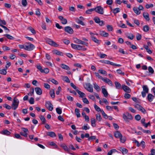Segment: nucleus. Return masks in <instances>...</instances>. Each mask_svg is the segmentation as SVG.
<instances>
[{"label": "nucleus", "mask_w": 155, "mask_h": 155, "mask_svg": "<svg viewBox=\"0 0 155 155\" xmlns=\"http://www.w3.org/2000/svg\"><path fill=\"white\" fill-rule=\"evenodd\" d=\"M123 117L124 120L126 122H129V120H132L133 117L128 112L123 114Z\"/></svg>", "instance_id": "nucleus-1"}, {"label": "nucleus", "mask_w": 155, "mask_h": 155, "mask_svg": "<svg viewBox=\"0 0 155 155\" xmlns=\"http://www.w3.org/2000/svg\"><path fill=\"white\" fill-rule=\"evenodd\" d=\"M19 103V101L17 98L15 97L13 99L12 105V108L13 110H15L18 107Z\"/></svg>", "instance_id": "nucleus-2"}, {"label": "nucleus", "mask_w": 155, "mask_h": 155, "mask_svg": "<svg viewBox=\"0 0 155 155\" xmlns=\"http://www.w3.org/2000/svg\"><path fill=\"white\" fill-rule=\"evenodd\" d=\"M143 91L141 92V94L143 97H144L146 95V94L148 93L149 88H148L147 86L145 85H143L142 87Z\"/></svg>", "instance_id": "nucleus-3"}, {"label": "nucleus", "mask_w": 155, "mask_h": 155, "mask_svg": "<svg viewBox=\"0 0 155 155\" xmlns=\"http://www.w3.org/2000/svg\"><path fill=\"white\" fill-rule=\"evenodd\" d=\"M74 41V42L79 44H81L82 45H84L86 46H88V43L87 42L83 41L80 39H79L77 38H74L73 39Z\"/></svg>", "instance_id": "nucleus-4"}, {"label": "nucleus", "mask_w": 155, "mask_h": 155, "mask_svg": "<svg viewBox=\"0 0 155 155\" xmlns=\"http://www.w3.org/2000/svg\"><path fill=\"white\" fill-rule=\"evenodd\" d=\"M94 11L100 14H103L104 13V9L101 6H97L96 7L94 8Z\"/></svg>", "instance_id": "nucleus-5"}, {"label": "nucleus", "mask_w": 155, "mask_h": 155, "mask_svg": "<svg viewBox=\"0 0 155 155\" xmlns=\"http://www.w3.org/2000/svg\"><path fill=\"white\" fill-rule=\"evenodd\" d=\"M35 48L34 45L30 43H28L25 45V49L28 51H31Z\"/></svg>", "instance_id": "nucleus-6"}, {"label": "nucleus", "mask_w": 155, "mask_h": 155, "mask_svg": "<svg viewBox=\"0 0 155 155\" xmlns=\"http://www.w3.org/2000/svg\"><path fill=\"white\" fill-rule=\"evenodd\" d=\"M84 87L88 91L92 92L93 91V87L90 83H87L84 85Z\"/></svg>", "instance_id": "nucleus-7"}, {"label": "nucleus", "mask_w": 155, "mask_h": 155, "mask_svg": "<svg viewBox=\"0 0 155 155\" xmlns=\"http://www.w3.org/2000/svg\"><path fill=\"white\" fill-rule=\"evenodd\" d=\"M45 106L50 111H52L53 109V105L49 101H47L45 103Z\"/></svg>", "instance_id": "nucleus-8"}, {"label": "nucleus", "mask_w": 155, "mask_h": 155, "mask_svg": "<svg viewBox=\"0 0 155 155\" xmlns=\"http://www.w3.org/2000/svg\"><path fill=\"white\" fill-rule=\"evenodd\" d=\"M104 82L108 84V85H110V86H113V84L112 81L108 78H104L103 77L101 79Z\"/></svg>", "instance_id": "nucleus-9"}, {"label": "nucleus", "mask_w": 155, "mask_h": 155, "mask_svg": "<svg viewBox=\"0 0 155 155\" xmlns=\"http://www.w3.org/2000/svg\"><path fill=\"white\" fill-rule=\"evenodd\" d=\"M71 47L74 49L78 50H81L82 49L83 46L78 45H76L73 44H71Z\"/></svg>", "instance_id": "nucleus-10"}, {"label": "nucleus", "mask_w": 155, "mask_h": 155, "mask_svg": "<svg viewBox=\"0 0 155 155\" xmlns=\"http://www.w3.org/2000/svg\"><path fill=\"white\" fill-rule=\"evenodd\" d=\"M47 42L50 45L54 47H57L58 45L53 41L51 40L50 39H48L47 40Z\"/></svg>", "instance_id": "nucleus-11"}, {"label": "nucleus", "mask_w": 155, "mask_h": 155, "mask_svg": "<svg viewBox=\"0 0 155 155\" xmlns=\"http://www.w3.org/2000/svg\"><path fill=\"white\" fill-rule=\"evenodd\" d=\"M65 31L70 34H72L73 32V30L72 29L70 26H67L64 28Z\"/></svg>", "instance_id": "nucleus-12"}, {"label": "nucleus", "mask_w": 155, "mask_h": 155, "mask_svg": "<svg viewBox=\"0 0 155 155\" xmlns=\"http://www.w3.org/2000/svg\"><path fill=\"white\" fill-rule=\"evenodd\" d=\"M58 18L60 20L61 23L65 25L67 23V19L64 18L62 16H58Z\"/></svg>", "instance_id": "nucleus-13"}, {"label": "nucleus", "mask_w": 155, "mask_h": 155, "mask_svg": "<svg viewBox=\"0 0 155 155\" xmlns=\"http://www.w3.org/2000/svg\"><path fill=\"white\" fill-rule=\"evenodd\" d=\"M122 87L123 90L127 93H130L131 92L130 89L128 86L125 85H122Z\"/></svg>", "instance_id": "nucleus-14"}, {"label": "nucleus", "mask_w": 155, "mask_h": 155, "mask_svg": "<svg viewBox=\"0 0 155 155\" xmlns=\"http://www.w3.org/2000/svg\"><path fill=\"white\" fill-rule=\"evenodd\" d=\"M102 89V92L104 96L105 97H107L108 96V94L106 89L104 88V86H102L101 87Z\"/></svg>", "instance_id": "nucleus-15"}, {"label": "nucleus", "mask_w": 155, "mask_h": 155, "mask_svg": "<svg viewBox=\"0 0 155 155\" xmlns=\"http://www.w3.org/2000/svg\"><path fill=\"white\" fill-rule=\"evenodd\" d=\"M143 16L145 19L147 21H149L150 20L149 14L147 12H144L143 13Z\"/></svg>", "instance_id": "nucleus-16"}, {"label": "nucleus", "mask_w": 155, "mask_h": 155, "mask_svg": "<svg viewBox=\"0 0 155 155\" xmlns=\"http://www.w3.org/2000/svg\"><path fill=\"white\" fill-rule=\"evenodd\" d=\"M35 91L36 93L39 95H41L42 94L41 89L39 87H37L35 88Z\"/></svg>", "instance_id": "nucleus-17"}, {"label": "nucleus", "mask_w": 155, "mask_h": 155, "mask_svg": "<svg viewBox=\"0 0 155 155\" xmlns=\"http://www.w3.org/2000/svg\"><path fill=\"white\" fill-rule=\"evenodd\" d=\"M61 67L63 69L67 70H70V68L69 67L64 64H61L60 65Z\"/></svg>", "instance_id": "nucleus-18"}, {"label": "nucleus", "mask_w": 155, "mask_h": 155, "mask_svg": "<svg viewBox=\"0 0 155 155\" xmlns=\"http://www.w3.org/2000/svg\"><path fill=\"white\" fill-rule=\"evenodd\" d=\"M122 134L118 131H116L114 133V136L116 138H120L122 137Z\"/></svg>", "instance_id": "nucleus-19"}, {"label": "nucleus", "mask_w": 155, "mask_h": 155, "mask_svg": "<svg viewBox=\"0 0 155 155\" xmlns=\"http://www.w3.org/2000/svg\"><path fill=\"white\" fill-rule=\"evenodd\" d=\"M61 79L64 81L70 83V81L68 77L66 76H61Z\"/></svg>", "instance_id": "nucleus-20"}, {"label": "nucleus", "mask_w": 155, "mask_h": 155, "mask_svg": "<svg viewBox=\"0 0 155 155\" xmlns=\"http://www.w3.org/2000/svg\"><path fill=\"white\" fill-rule=\"evenodd\" d=\"M154 96H155L153 95L152 94H149L148 95L147 97L149 101H150L151 102L153 100L154 97Z\"/></svg>", "instance_id": "nucleus-21"}, {"label": "nucleus", "mask_w": 155, "mask_h": 155, "mask_svg": "<svg viewBox=\"0 0 155 155\" xmlns=\"http://www.w3.org/2000/svg\"><path fill=\"white\" fill-rule=\"evenodd\" d=\"M120 150L123 154H126L128 153V150L126 148L123 147H120Z\"/></svg>", "instance_id": "nucleus-22"}, {"label": "nucleus", "mask_w": 155, "mask_h": 155, "mask_svg": "<svg viewBox=\"0 0 155 155\" xmlns=\"http://www.w3.org/2000/svg\"><path fill=\"white\" fill-rule=\"evenodd\" d=\"M99 34L101 36L104 37H107L109 35L108 33L105 32L104 31H100Z\"/></svg>", "instance_id": "nucleus-23"}, {"label": "nucleus", "mask_w": 155, "mask_h": 155, "mask_svg": "<svg viewBox=\"0 0 155 155\" xmlns=\"http://www.w3.org/2000/svg\"><path fill=\"white\" fill-rule=\"evenodd\" d=\"M96 122V120L94 118H91V125L93 127H95L96 126L95 123Z\"/></svg>", "instance_id": "nucleus-24"}, {"label": "nucleus", "mask_w": 155, "mask_h": 155, "mask_svg": "<svg viewBox=\"0 0 155 155\" xmlns=\"http://www.w3.org/2000/svg\"><path fill=\"white\" fill-rule=\"evenodd\" d=\"M76 91L79 95V97H83L85 96V94L84 93L79 91L78 90H76Z\"/></svg>", "instance_id": "nucleus-25"}, {"label": "nucleus", "mask_w": 155, "mask_h": 155, "mask_svg": "<svg viewBox=\"0 0 155 155\" xmlns=\"http://www.w3.org/2000/svg\"><path fill=\"white\" fill-rule=\"evenodd\" d=\"M80 110L79 109L76 108L75 110V112L78 117H81V114L79 113Z\"/></svg>", "instance_id": "nucleus-26"}, {"label": "nucleus", "mask_w": 155, "mask_h": 155, "mask_svg": "<svg viewBox=\"0 0 155 155\" xmlns=\"http://www.w3.org/2000/svg\"><path fill=\"white\" fill-rule=\"evenodd\" d=\"M133 10L134 12L137 15H139L141 13V12L139 10H138L136 7H134L133 8Z\"/></svg>", "instance_id": "nucleus-27"}, {"label": "nucleus", "mask_w": 155, "mask_h": 155, "mask_svg": "<svg viewBox=\"0 0 155 155\" xmlns=\"http://www.w3.org/2000/svg\"><path fill=\"white\" fill-rule=\"evenodd\" d=\"M53 52L54 54H56L59 55H62V53L61 51H58L57 50H54L53 51Z\"/></svg>", "instance_id": "nucleus-28"}, {"label": "nucleus", "mask_w": 155, "mask_h": 155, "mask_svg": "<svg viewBox=\"0 0 155 155\" xmlns=\"http://www.w3.org/2000/svg\"><path fill=\"white\" fill-rule=\"evenodd\" d=\"M115 86L116 87L117 89H120L121 88V85L118 82H115Z\"/></svg>", "instance_id": "nucleus-29"}, {"label": "nucleus", "mask_w": 155, "mask_h": 155, "mask_svg": "<svg viewBox=\"0 0 155 155\" xmlns=\"http://www.w3.org/2000/svg\"><path fill=\"white\" fill-rule=\"evenodd\" d=\"M50 94L51 97L52 98H54L55 97L54 91V89L51 90L50 92Z\"/></svg>", "instance_id": "nucleus-30"}, {"label": "nucleus", "mask_w": 155, "mask_h": 155, "mask_svg": "<svg viewBox=\"0 0 155 155\" xmlns=\"http://www.w3.org/2000/svg\"><path fill=\"white\" fill-rule=\"evenodd\" d=\"M1 134L4 135H9L10 132L7 130H4L1 132Z\"/></svg>", "instance_id": "nucleus-31"}, {"label": "nucleus", "mask_w": 155, "mask_h": 155, "mask_svg": "<svg viewBox=\"0 0 155 155\" xmlns=\"http://www.w3.org/2000/svg\"><path fill=\"white\" fill-rule=\"evenodd\" d=\"M48 135L52 137H54L56 136L55 133L54 132L52 131L49 132L48 134Z\"/></svg>", "instance_id": "nucleus-32"}, {"label": "nucleus", "mask_w": 155, "mask_h": 155, "mask_svg": "<svg viewBox=\"0 0 155 155\" xmlns=\"http://www.w3.org/2000/svg\"><path fill=\"white\" fill-rule=\"evenodd\" d=\"M101 61L102 63H104V64H110L111 65L112 64H113L112 62H111L108 60H102Z\"/></svg>", "instance_id": "nucleus-33"}, {"label": "nucleus", "mask_w": 155, "mask_h": 155, "mask_svg": "<svg viewBox=\"0 0 155 155\" xmlns=\"http://www.w3.org/2000/svg\"><path fill=\"white\" fill-rule=\"evenodd\" d=\"M91 38L92 40L94 41L95 42L97 43V44H99L100 43V41L99 40L97 39V38H96L94 36H92L91 37Z\"/></svg>", "instance_id": "nucleus-34"}, {"label": "nucleus", "mask_w": 155, "mask_h": 155, "mask_svg": "<svg viewBox=\"0 0 155 155\" xmlns=\"http://www.w3.org/2000/svg\"><path fill=\"white\" fill-rule=\"evenodd\" d=\"M39 118L41 119V121L42 122V124H45L46 123V120L45 117L42 115H40Z\"/></svg>", "instance_id": "nucleus-35"}, {"label": "nucleus", "mask_w": 155, "mask_h": 155, "mask_svg": "<svg viewBox=\"0 0 155 155\" xmlns=\"http://www.w3.org/2000/svg\"><path fill=\"white\" fill-rule=\"evenodd\" d=\"M98 72L102 74L105 75H106L107 74V73L105 70L100 69L98 70Z\"/></svg>", "instance_id": "nucleus-36"}, {"label": "nucleus", "mask_w": 155, "mask_h": 155, "mask_svg": "<svg viewBox=\"0 0 155 155\" xmlns=\"http://www.w3.org/2000/svg\"><path fill=\"white\" fill-rule=\"evenodd\" d=\"M149 27L148 25H146L143 27V30L145 32H147L149 31Z\"/></svg>", "instance_id": "nucleus-37"}, {"label": "nucleus", "mask_w": 155, "mask_h": 155, "mask_svg": "<svg viewBox=\"0 0 155 155\" xmlns=\"http://www.w3.org/2000/svg\"><path fill=\"white\" fill-rule=\"evenodd\" d=\"M28 29L33 34H35L36 33V32L35 29L32 27H30L28 28Z\"/></svg>", "instance_id": "nucleus-38"}, {"label": "nucleus", "mask_w": 155, "mask_h": 155, "mask_svg": "<svg viewBox=\"0 0 155 155\" xmlns=\"http://www.w3.org/2000/svg\"><path fill=\"white\" fill-rule=\"evenodd\" d=\"M96 119L99 121H100L101 120L102 118L100 114H98L96 115Z\"/></svg>", "instance_id": "nucleus-39"}, {"label": "nucleus", "mask_w": 155, "mask_h": 155, "mask_svg": "<svg viewBox=\"0 0 155 155\" xmlns=\"http://www.w3.org/2000/svg\"><path fill=\"white\" fill-rule=\"evenodd\" d=\"M6 70V69L0 70V73L2 74L6 75L7 73Z\"/></svg>", "instance_id": "nucleus-40"}, {"label": "nucleus", "mask_w": 155, "mask_h": 155, "mask_svg": "<svg viewBox=\"0 0 155 155\" xmlns=\"http://www.w3.org/2000/svg\"><path fill=\"white\" fill-rule=\"evenodd\" d=\"M120 12V9L119 8H117L114 9L113 10V12L114 14Z\"/></svg>", "instance_id": "nucleus-41"}, {"label": "nucleus", "mask_w": 155, "mask_h": 155, "mask_svg": "<svg viewBox=\"0 0 155 155\" xmlns=\"http://www.w3.org/2000/svg\"><path fill=\"white\" fill-rule=\"evenodd\" d=\"M93 85L94 88L95 90L98 91L100 90V87L96 83H94Z\"/></svg>", "instance_id": "nucleus-42"}, {"label": "nucleus", "mask_w": 155, "mask_h": 155, "mask_svg": "<svg viewBox=\"0 0 155 155\" xmlns=\"http://www.w3.org/2000/svg\"><path fill=\"white\" fill-rule=\"evenodd\" d=\"M41 72V73L47 74L49 72V70L47 68H45L43 69Z\"/></svg>", "instance_id": "nucleus-43"}, {"label": "nucleus", "mask_w": 155, "mask_h": 155, "mask_svg": "<svg viewBox=\"0 0 155 155\" xmlns=\"http://www.w3.org/2000/svg\"><path fill=\"white\" fill-rule=\"evenodd\" d=\"M94 11V8H90L88 9L86 11V13L88 14H91V12Z\"/></svg>", "instance_id": "nucleus-44"}, {"label": "nucleus", "mask_w": 155, "mask_h": 155, "mask_svg": "<svg viewBox=\"0 0 155 155\" xmlns=\"http://www.w3.org/2000/svg\"><path fill=\"white\" fill-rule=\"evenodd\" d=\"M107 28L109 31H112L113 29V28L111 25H107L106 26Z\"/></svg>", "instance_id": "nucleus-45"}, {"label": "nucleus", "mask_w": 155, "mask_h": 155, "mask_svg": "<svg viewBox=\"0 0 155 155\" xmlns=\"http://www.w3.org/2000/svg\"><path fill=\"white\" fill-rule=\"evenodd\" d=\"M96 77L98 78L99 79H101L102 78L101 76L99 74V73L96 72H95L94 73Z\"/></svg>", "instance_id": "nucleus-46"}, {"label": "nucleus", "mask_w": 155, "mask_h": 155, "mask_svg": "<svg viewBox=\"0 0 155 155\" xmlns=\"http://www.w3.org/2000/svg\"><path fill=\"white\" fill-rule=\"evenodd\" d=\"M4 35L8 39L10 40H13L14 38L13 37L8 34H5V35Z\"/></svg>", "instance_id": "nucleus-47"}, {"label": "nucleus", "mask_w": 155, "mask_h": 155, "mask_svg": "<svg viewBox=\"0 0 155 155\" xmlns=\"http://www.w3.org/2000/svg\"><path fill=\"white\" fill-rule=\"evenodd\" d=\"M56 111L57 113L59 114H60L62 113L61 109L59 107H57L56 108Z\"/></svg>", "instance_id": "nucleus-48"}, {"label": "nucleus", "mask_w": 155, "mask_h": 155, "mask_svg": "<svg viewBox=\"0 0 155 155\" xmlns=\"http://www.w3.org/2000/svg\"><path fill=\"white\" fill-rule=\"evenodd\" d=\"M49 80L50 81H51V82L54 84H55L57 85L58 84V82L53 79H51Z\"/></svg>", "instance_id": "nucleus-49"}, {"label": "nucleus", "mask_w": 155, "mask_h": 155, "mask_svg": "<svg viewBox=\"0 0 155 155\" xmlns=\"http://www.w3.org/2000/svg\"><path fill=\"white\" fill-rule=\"evenodd\" d=\"M3 107L8 110L10 109L12 107H11L10 106L6 104H3Z\"/></svg>", "instance_id": "nucleus-50"}, {"label": "nucleus", "mask_w": 155, "mask_h": 155, "mask_svg": "<svg viewBox=\"0 0 155 155\" xmlns=\"http://www.w3.org/2000/svg\"><path fill=\"white\" fill-rule=\"evenodd\" d=\"M61 147L66 151H68L69 150L68 148L64 144H62L61 145Z\"/></svg>", "instance_id": "nucleus-51"}, {"label": "nucleus", "mask_w": 155, "mask_h": 155, "mask_svg": "<svg viewBox=\"0 0 155 155\" xmlns=\"http://www.w3.org/2000/svg\"><path fill=\"white\" fill-rule=\"evenodd\" d=\"M94 107L95 109L98 112L101 111H102L101 108L96 104L94 105Z\"/></svg>", "instance_id": "nucleus-52"}, {"label": "nucleus", "mask_w": 155, "mask_h": 155, "mask_svg": "<svg viewBox=\"0 0 155 155\" xmlns=\"http://www.w3.org/2000/svg\"><path fill=\"white\" fill-rule=\"evenodd\" d=\"M117 72L118 74L121 75H125V73L124 72H122V71L120 69H117Z\"/></svg>", "instance_id": "nucleus-53"}, {"label": "nucleus", "mask_w": 155, "mask_h": 155, "mask_svg": "<svg viewBox=\"0 0 155 155\" xmlns=\"http://www.w3.org/2000/svg\"><path fill=\"white\" fill-rule=\"evenodd\" d=\"M120 138V141L121 142L124 143L126 139L125 137H122H122H121Z\"/></svg>", "instance_id": "nucleus-54"}, {"label": "nucleus", "mask_w": 155, "mask_h": 155, "mask_svg": "<svg viewBox=\"0 0 155 155\" xmlns=\"http://www.w3.org/2000/svg\"><path fill=\"white\" fill-rule=\"evenodd\" d=\"M148 70L149 72L151 73V74H152L154 73V70L151 67L149 66L148 67Z\"/></svg>", "instance_id": "nucleus-55"}, {"label": "nucleus", "mask_w": 155, "mask_h": 155, "mask_svg": "<svg viewBox=\"0 0 155 155\" xmlns=\"http://www.w3.org/2000/svg\"><path fill=\"white\" fill-rule=\"evenodd\" d=\"M127 37L131 40H133L134 38V36L132 34H130L127 35Z\"/></svg>", "instance_id": "nucleus-56"}, {"label": "nucleus", "mask_w": 155, "mask_h": 155, "mask_svg": "<svg viewBox=\"0 0 155 155\" xmlns=\"http://www.w3.org/2000/svg\"><path fill=\"white\" fill-rule=\"evenodd\" d=\"M101 112V114L104 117L105 119H107V115L104 112L103 110H102Z\"/></svg>", "instance_id": "nucleus-57"}, {"label": "nucleus", "mask_w": 155, "mask_h": 155, "mask_svg": "<svg viewBox=\"0 0 155 155\" xmlns=\"http://www.w3.org/2000/svg\"><path fill=\"white\" fill-rule=\"evenodd\" d=\"M27 3L26 0H22V4L25 7L27 5Z\"/></svg>", "instance_id": "nucleus-58"}, {"label": "nucleus", "mask_w": 155, "mask_h": 155, "mask_svg": "<svg viewBox=\"0 0 155 155\" xmlns=\"http://www.w3.org/2000/svg\"><path fill=\"white\" fill-rule=\"evenodd\" d=\"M61 90V88L60 86L58 87V90L56 91V93L57 95H59V93Z\"/></svg>", "instance_id": "nucleus-59"}, {"label": "nucleus", "mask_w": 155, "mask_h": 155, "mask_svg": "<svg viewBox=\"0 0 155 155\" xmlns=\"http://www.w3.org/2000/svg\"><path fill=\"white\" fill-rule=\"evenodd\" d=\"M134 106L136 108L139 110H140V107H142L141 106L138 104H136L134 105Z\"/></svg>", "instance_id": "nucleus-60"}, {"label": "nucleus", "mask_w": 155, "mask_h": 155, "mask_svg": "<svg viewBox=\"0 0 155 155\" xmlns=\"http://www.w3.org/2000/svg\"><path fill=\"white\" fill-rule=\"evenodd\" d=\"M95 22L97 23H98L101 21L100 19L97 17H95L94 19Z\"/></svg>", "instance_id": "nucleus-61"}, {"label": "nucleus", "mask_w": 155, "mask_h": 155, "mask_svg": "<svg viewBox=\"0 0 155 155\" xmlns=\"http://www.w3.org/2000/svg\"><path fill=\"white\" fill-rule=\"evenodd\" d=\"M29 102L31 104H34V99L32 97H31L30 99Z\"/></svg>", "instance_id": "nucleus-62"}, {"label": "nucleus", "mask_w": 155, "mask_h": 155, "mask_svg": "<svg viewBox=\"0 0 155 155\" xmlns=\"http://www.w3.org/2000/svg\"><path fill=\"white\" fill-rule=\"evenodd\" d=\"M112 0H107L106 1L107 4L109 5H111L112 4Z\"/></svg>", "instance_id": "nucleus-63"}, {"label": "nucleus", "mask_w": 155, "mask_h": 155, "mask_svg": "<svg viewBox=\"0 0 155 155\" xmlns=\"http://www.w3.org/2000/svg\"><path fill=\"white\" fill-rule=\"evenodd\" d=\"M63 42L66 45H68L70 43V41L69 40L66 39H64L63 40Z\"/></svg>", "instance_id": "nucleus-64"}]
</instances>
